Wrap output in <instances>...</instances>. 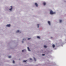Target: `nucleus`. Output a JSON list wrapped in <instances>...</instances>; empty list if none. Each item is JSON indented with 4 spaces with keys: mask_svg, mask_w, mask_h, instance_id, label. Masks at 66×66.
<instances>
[{
    "mask_svg": "<svg viewBox=\"0 0 66 66\" xmlns=\"http://www.w3.org/2000/svg\"><path fill=\"white\" fill-rule=\"evenodd\" d=\"M37 38H39V39L40 38V36H37Z\"/></svg>",
    "mask_w": 66,
    "mask_h": 66,
    "instance_id": "obj_10",
    "label": "nucleus"
},
{
    "mask_svg": "<svg viewBox=\"0 0 66 66\" xmlns=\"http://www.w3.org/2000/svg\"><path fill=\"white\" fill-rule=\"evenodd\" d=\"M43 4L44 5H46V2H44Z\"/></svg>",
    "mask_w": 66,
    "mask_h": 66,
    "instance_id": "obj_7",
    "label": "nucleus"
},
{
    "mask_svg": "<svg viewBox=\"0 0 66 66\" xmlns=\"http://www.w3.org/2000/svg\"><path fill=\"white\" fill-rule=\"evenodd\" d=\"M10 26L11 25L10 24H7L6 25V26L8 27H10Z\"/></svg>",
    "mask_w": 66,
    "mask_h": 66,
    "instance_id": "obj_2",
    "label": "nucleus"
},
{
    "mask_svg": "<svg viewBox=\"0 0 66 66\" xmlns=\"http://www.w3.org/2000/svg\"><path fill=\"white\" fill-rule=\"evenodd\" d=\"M55 47V45H53V48H54V47Z\"/></svg>",
    "mask_w": 66,
    "mask_h": 66,
    "instance_id": "obj_8",
    "label": "nucleus"
},
{
    "mask_svg": "<svg viewBox=\"0 0 66 66\" xmlns=\"http://www.w3.org/2000/svg\"><path fill=\"white\" fill-rule=\"evenodd\" d=\"M55 13H56L55 12H53L52 11H51L50 12V14H55Z\"/></svg>",
    "mask_w": 66,
    "mask_h": 66,
    "instance_id": "obj_1",
    "label": "nucleus"
},
{
    "mask_svg": "<svg viewBox=\"0 0 66 66\" xmlns=\"http://www.w3.org/2000/svg\"><path fill=\"white\" fill-rule=\"evenodd\" d=\"M37 26H38V28H39V24H38Z\"/></svg>",
    "mask_w": 66,
    "mask_h": 66,
    "instance_id": "obj_15",
    "label": "nucleus"
},
{
    "mask_svg": "<svg viewBox=\"0 0 66 66\" xmlns=\"http://www.w3.org/2000/svg\"><path fill=\"white\" fill-rule=\"evenodd\" d=\"M27 60H24V61H23V62H27Z\"/></svg>",
    "mask_w": 66,
    "mask_h": 66,
    "instance_id": "obj_11",
    "label": "nucleus"
},
{
    "mask_svg": "<svg viewBox=\"0 0 66 66\" xmlns=\"http://www.w3.org/2000/svg\"><path fill=\"white\" fill-rule=\"evenodd\" d=\"M15 61H13V63H14Z\"/></svg>",
    "mask_w": 66,
    "mask_h": 66,
    "instance_id": "obj_17",
    "label": "nucleus"
},
{
    "mask_svg": "<svg viewBox=\"0 0 66 66\" xmlns=\"http://www.w3.org/2000/svg\"><path fill=\"white\" fill-rule=\"evenodd\" d=\"M11 9H9L10 11H12V9L13 8V7L12 6H11Z\"/></svg>",
    "mask_w": 66,
    "mask_h": 66,
    "instance_id": "obj_3",
    "label": "nucleus"
},
{
    "mask_svg": "<svg viewBox=\"0 0 66 66\" xmlns=\"http://www.w3.org/2000/svg\"><path fill=\"white\" fill-rule=\"evenodd\" d=\"M42 55H45V54H43Z\"/></svg>",
    "mask_w": 66,
    "mask_h": 66,
    "instance_id": "obj_20",
    "label": "nucleus"
},
{
    "mask_svg": "<svg viewBox=\"0 0 66 66\" xmlns=\"http://www.w3.org/2000/svg\"><path fill=\"white\" fill-rule=\"evenodd\" d=\"M30 39H31L30 38H28V40H29Z\"/></svg>",
    "mask_w": 66,
    "mask_h": 66,
    "instance_id": "obj_18",
    "label": "nucleus"
},
{
    "mask_svg": "<svg viewBox=\"0 0 66 66\" xmlns=\"http://www.w3.org/2000/svg\"><path fill=\"white\" fill-rule=\"evenodd\" d=\"M24 51V50H22V52H23V51Z\"/></svg>",
    "mask_w": 66,
    "mask_h": 66,
    "instance_id": "obj_19",
    "label": "nucleus"
},
{
    "mask_svg": "<svg viewBox=\"0 0 66 66\" xmlns=\"http://www.w3.org/2000/svg\"><path fill=\"white\" fill-rule=\"evenodd\" d=\"M24 39H23V40H24Z\"/></svg>",
    "mask_w": 66,
    "mask_h": 66,
    "instance_id": "obj_23",
    "label": "nucleus"
},
{
    "mask_svg": "<svg viewBox=\"0 0 66 66\" xmlns=\"http://www.w3.org/2000/svg\"><path fill=\"white\" fill-rule=\"evenodd\" d=\"M11 56H8V57H9V58H11Z\"/></svg>",
    "mask_w": 66,
    "mask_h": 66,
    "instance_id": "obj_13",
    "label": "nucleus"
},
{
    "mask_svg": "<svg viewBox=\"0 0 66 66\" xmlns=\"http://www.w3.org/2000/svg\"><path fill=\"white\" fill-rule=\"evenodd\" d=\"M60 22H61L62 21V20H60Z\"/></svg>",
    "mask_w": 66,
    "mask_h": 66,
    "instance_id": "obj_14",
    "label": "nucleus"
},
{
    "mask_svg": "<svg viewBox=\"0 0 66 66\" xmlns=\"http://www.w3.org/2000/svg\"><path fill=\"white\" fill-rule=\"evenodd\" d=\"M30 60H32V59H30Z\"/></svg>",
    "mask_w": 66,
    "mask_h": 66,
    "instance_id": "obj_22",
    "label": "nucleus"
},
{
    "mask_svg": "<svg viewBox=\"0 0 66 66\" xmlns=\"http://www.w3.org/2000/svg\"><path fill=\"white\" fill-rule=\"evenodd\" d=\"M22 43H23V41H22Z\"/></svg>",
    "mask_w": 66,
    "mask_h": 66,
    "instance_id": "obj_21",
    "label": "nucleus"
},
{
    "mask_svg": "<svg viewBox=\"0 0 66 66\" xmlns=\"http://www.w3.org/2000/svg\"><path fill=\"white\" fill-rule=\"evenodd\" d=\"M27 48L28 49V51H31L30 50V49L29 47H28Z\"/></svg>",
    "mask_w": 66,
    "mask_h": 66,
    "instance_id": "obj_6",
    "label": "nucleus"
},
{
    "mask_svg": "<svg viewBox=\"0 0 66 66\" xmlns=\"http://www.w3.org/2000/svg\"><path fill=\"white\" fill-rule=\"evenodd\" d=\"M44 47H45V48H46L47 47V46H44Z\"/></svg>",
    "mask_w": 66,
    "mask_h": 66,
    "instance_id": "obj_16",
    "label": "nucleus"
},
{
    "mask_svg": "<svg viewBox=\"0 0 66 66\" xmlns=\"http://www.w3.org/2000/svg\"><path fill=\"white\" fill-rule=\"evenodd\" d=\"M35 4L36 5V6H37V7L38 6V4H37V3H35Z\"/></svg>",
    "mask_w": 66,
    "mask_h": 66,
    "instance_id": "obj_4",
    "label": "nucleus"
},
{
    "mask_svg": "<svg viewBox=\"0 0 66 66\" xmlns=\"http://www.w3.org/2000/svg\"><path fill=\"white\" fill-rule=\"evenodd\" d=\"M48 23L50 26H51V22L50 21H48Z\"/></svg>",
    "mask_w": 66,
    "mask_h": 66,
    "instance_id": "obj_5",
    "label": "nucleus"
},
{
    "mask_svg": "<svg viewBox=\"0 0 66 66\" xmlns=\"http://www.w3.org/2000/svg\"><path fill=\"white\" fill-rule=\"evenodd\" d=\"M34 59L35 61H36V60L35 58V57H34Z\"/></svg>",
    "mask_w": 66,
    "mask_h": 66,
    "instance_id": "obj_12",
    "label": "nucleus"
},
{
    "mask_svg": "<svg viewBox=\"0 0 66 66\" xmlns=\"http://www.w3.org/2000/svg\"><path fill=\"white\" fill-rule=\"evenodd\" d=\"M19 32V30H17V31H16V33H18V32Z\"/></svg>",
    "mask_w": 66,
    "mask_h": 66,
    "instance_id": "obj_9",
    "label": "nucleus"
}]
</instances>
